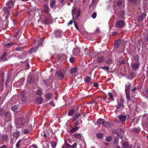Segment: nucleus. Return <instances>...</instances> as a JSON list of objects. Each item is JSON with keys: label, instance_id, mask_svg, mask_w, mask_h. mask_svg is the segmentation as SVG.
Instances as JSON below:
<instances>
[{"label": "nucleus", "instance_id": "43", "mask_svg": "<svg viewBox=\"0 0 148 148\" xmlns=\"http://www.w3.org/2000/svg\"><path fill=\"white\" fill-rule=\"evenodd\" d=\"M23 139H22V140H19L18 142L17 143L16 146L17 147H19L20 146V144L21 142L23 140Z\"/></svg>", "mask_w": 148, "mask_h": 148}, {"label": "nucleus", "instance_id": "27", "mask_svg": "<svg viewBox=\"0 0 148 148\" xmlns=\"http://www.w3.org/2000/svg\"><path fill=\"white\" fill-rule=\"evenodd\" d=\"M74 137L75 138L79 139H81L82 138V136L80 134L77 133L74 135Z\"/></svg>", "mask_w": 148, "mask_h": 148}, {"label": "nucleus", "instance_id": "5", "mask_svg": "<svg viewBox=\"0 0 148 148\" xmlns=\"http://www.w3.org/2000/svg\"><path fill=\"white\" fill-rule=\"evenodd\" d=\"M52 21L51 16L50 15H49L45 17L43 23L45 24L48 25L50 24Z\"/></svg>", "mask_w": 148, "mask_h": 148}, {"label": "nucleus", "instance_id": "62", "mask_svg": "<svg viewBox=\"0 0 148 148\" xmlns=\"http://www.w3.org/2000/svg\"><path fill=\"white\" fill-rule=\"evenodd\" d=\"M21 100L22 101L25 102L26 101L27 97L26 96L22 97Z\"/></svg>", "mask_w": 148, "mask_h": 148}, {"label": "nucleus", "instance_id": "38", "mask_svg": "<svg viewBox=\"0 0 148 148\" xmlns=\"http://www.w3.org/2000/svg\"><path fill=\"white\" fill-rule=\"evenodd\" d=\"M37 46L34 47V48H32L30 49L29 52L30 53H32L36 51L37 49Z\"/></svg>", "mask_w": 148, "mask_h": 148}, {"label": "nucleus", "instance_id": "51", "mask_svg": "<svg viewBox=\"0 0 148 148\" xmlns=\"http://www.w3.org/2000/svg\"><path fill=\"white\" fill-rule=\"evenodd\" d=\"M119 143V140L118 138H115L114 142V144L115 145H117Z\"/></svg>", "mask_w": 148, "mask_h": 148}, {"label": "nucleus", "instance_id": "13", "mask_svg": "<svg viewBox=\"0 0 148 148\" xmlns=\"http://www.w3.org/2000/svg\"><path fill=\"white\" fill-rule=\"evenodd\" d=\"M3 114L4 117L6 118V119H8V121H9L11 120V116L10 112L7 111L5 112H4Z\"/></svg>", "mask_w": 148, "mask_h": 148}, {"label": "nucleus", "instance_id": "23", "mask_svg": "<svg viewBox=\"0 0 148 148\" xmlns=\"http://www.w3.org/2000/svg\"><path fill=\"white\" fill-rule=\"evenodd\" d=\"M43 101V99L41 97H38L36 99V101L38 104H41Z\"/></svg>", "mask_w": 148, "mask_h": 148}, {"label": "nucleus", "instance_id": "45", "mask_svg": "<svg viewBox=\"0 0 148 148\" xmlns=\"http://www.w3.org/2000/svg\"><path fill=\"white\" fill-rule=\"evenodd\" d=\"M4 110L3 109H0V117L2 116L4 113Z\"/></svg>", "mask_w": 148, "mask_h": 148}, {"label": "nucleus", "instance_id": "25", "mask_svg": "<svg viewBox=\"0 0 148 148\" xmlns=\"http://www.w3.org/2000/svg\"><path fill=\"white\" fill-rule=\"evenodd\" d=\"M80 52V49L79 48H75L73 50V53L75 55H77Z\"/></svg>", "mask_w": 148, "mask_h": 148}, {"label": "nucleus", "instance_id": "48", "mask_svg": "<svg viewBox=\"0 0 148 148\" xmlns=\"http://www.w3.org/2000/svg\"><path fill=\"white\" fill-rule=\"evenodd\" d=\"M102 69L108 72L109 71V68L108 66H102Z\"/></svg>", "mask_w": 148, "mask_h": 148}, {"label": "nucleus", "instance_id": "19", "mask_svg": "<svg viewBox=\"0 0 148 148\" xmlns=\"http://www.w3.org/2000/svg\"><path fill=\"white\" fill-rule=\"evenodd\" d=\"M27 81L28 83L30 84L34 82V78L31 76H29L27 78Z\"/></svg>", "mask_w": 148, "mask_h": 148}, {"label": "nucleus", "instance_id": "1", "mask_svg": "<svg viewBox=\"0 0 148 148\" xmlns=\"http://www.w3.org/2000/svg\"><path fill=\"white\" fill-rule=\"evenodd\" d=\"M125 22L123 20H117L115 23V27L119 29H121L125 26Z\"/></svg>", "mask_w": 148, "mask_h": 148}, {"label": "nucleus", "instance_id": "58", "mask_svg": "<svg viewBox=\"0 0 148 148\" xmlns=\"http://www.w3.org/2000/svg\"><path fill=\"white\" fill-rule=\"evenodd\" d=\"M8 54V53L7 52H5L3 54L2 56L5 58L7 56Z\"/></svg>", "mask_w": 148, "mask_h": 148}, {"label": "nucleus", "instance_id": "22", "mask_svg": "<svg viewBox=\"0 0 148 148\" xmlns=\"http://www.w3.org/2000/svg\"><path fill=\"white\" fill-rule=\"evenodd\" d=\"M56 3V1L55 0H52L50 3V6L51 9H53L54 8V5Z\"/></svg>", "mask_w": 148, "mask_h": 148}, {"label": "nucleus", "instance_id": "46", "mask_svg": "<svg viewBox=\"0 0 148 148\" xmlns=\"http://www.w3.org/2000/svg\"><path fill=\"white\" fill-rule=\"evenodd\" d=\"M74 112V111L73 110H71L69 111L68 112L69 115L70 116L72 115Z\"/></svg>", "mask_w": 148, "mask_h": 148}, {"label": "nucleus", "instance_id": "39", "mask_svg": "<svg viewBox=\"0 0 148 148\" xmlns=\"http://www.w3.org/2000/svg\"><path fill=\"white\" fill-rule=\"evenodd\" d=\"M91 78L88 76H86L85 79V81L86 83H90L91 81Z\"/></svg>", "mask_w": 148, "mask_h": 148}, {"label": "nucleus", "instance_id": "52", "mask_svg": "<svg viewBox=\"0 0 148 148\" xmlns=\"http://www.w3.org/2000/svg\"><path fill=\"white\" fill-rule=\"evenodd\" d=\"M123 105H121V103H118L117 105H116V108L117 109H119L121 107V106H122Z\"/></svg>", "mask_w": 148, "mask_h": 148}, {"label": "nucleus", "instance_id": "7", "mask_svg": "<svg viewBox=\"0 0 148 148\" xmlns=\"http://www.w3.org/2000/svg\"><path fill=\"white\" fill-rule=\"evenodd\" d=\"M10 9L9 8H8L6 6L3 7V11L5 13H6L7 15L5 16V19H8V17L10 16Z\"/></svg>", "mask_w": 148, "mask_h": 148}, {"label": "nucleus", "instance_id": "61", "mask_svg": "<svg viewBox=\"0 0 148 148\" xmlns=\"http://www.w3.org/2000/svg\"><path fill=\"white\" fill-rule=\"evenodd\" d=\"M95 5L96 3L92 2V3L90 4L89 5V8H93L94 6H95Z\"/></svg>", "mask_w": 148, "mask_h": 148}, {"label": "nucleus", "instance_id": "55", "mask_svg": "<svg viewBox=\"0 0 148 148\" xmlns=\"http://www.w3.org/2000/svg\"><path fill=\"white\" fill-rule=\"evenodd\" d=\"M26 95V92L24 91H23L21 93L20 96L22 97H25Z\"/></svg>", "mask_w": 148, "mask_h": 148}, {"label": "nucleus", "instance_id": "37", "mask_svg": "<svg viewBox=\"0 0 148 148\" xmlns=\"http://www.w3.org/2000/svg\"><path fill=\"white\" fill-rule=\"evenodd\" d=\"M19 106L18 105L14 106L11 107V110L12 111H14L16 110H17Z\"/></svg>", "mask_w": 148, "mask_h": 148}, {"label": "nucleus", "instance_id": "40", "mask_svg": "<svg viewBox=\"0 0 148 148\" xmlns=\"http://www.w3.org/2000/svg\"><path fill=\"white\" fill-rule=\"evenodd\" d=\"M20 134L19 133L18 131H16L14 132V137L17 138L19 136Z\"/></svg>", "mask_w": 148, "mask_h": 148}, {"label": "nucleus", "instance_id": "36", "mask_svg": "<svg viewBox=\"0 0 148 148\" xmlns=\"http://www.w3.org/2000/svg\"><path fill=\"white\" fill-rule=\"evenodd\" d=\"M134 60L137 62H139V56L138 55H136L134 56Z\"/></svg>", "mask_w": 148, "mask_h": 148}, {"label": "nucleus", "instance_id": "15", "mask_svg": "<svg viewBox=\"0 0 148 148\" xmlns=\"http://www.w3.org/2000/svg\"><path fill=\"white\" fill-rule=\"evenodd\" d=\"M44 12L46 14H48L49 11L50 9L48 5L45 4L43 5Z\"/></svg>", "mask_w": 148, "mask_h": 148}, {"label": "nucleus", "instance_id": "42", "mask_svg": "<svg viewBox=\"0 0 148 148\" xmlns=\"http://www.w3.org/2000/svg\"><path fill=\"white\" fill-rule=\"evenodd\" d=\"M79 129V127H76L75 128H73L71 129L70 130V132H74L76 131H77V130Z\"/></svg>", "mask_w": 148, "mask_h": 148}, {"label": "nucleus", "instance_id": "26", "mask_svg": "<svg viewBox=\"0 0 148 148\" xmlns=\"http://www.w3.org/2000/svg\"><path fill=\"white\" fill-rule=\"evenodd\" d=\"M122 148H131L129 147V144L127 142H124L123 144Z\"/></svg>", "mask_w": 148, "mask_h": 148}, {"label": "nucleus", "instance_id": "57", "mask_svg": "<svg viewBox=\"0 0 148 148\" xmlns=\"http://www.w3.org/2000/svg\"><path fill=\"white\" fill-rule=\"evenodd\" d=\"M29 132V130L27 129H24L23 131V133L24 134H27Z\"/></svg>", "mask_w": 148, "mask_h": 148}, {"label": "nucleus", "instance_id": "18", "mask_svg": "<svg viewBox=\"0 0 148 148\" xmlns=\"http://www.w3.org/2000/svg\"><path fill=\"white\" fill-rule=\"evenodd\" d=\"M1 137L2 139L5 142H7L9 140L8 135L6 134L2 135Z\"/></svg>", "mask_w": 148, "mask_h": 148}, {"label": "nucleus", "instance_id": "53", "mask_svg": "<svg viewBox=\"0 0 148 148\" xmlns=\"http://www.w3.org/2000/svg\"><path fill=\"white\" fill-rule=\"evenodd\" d=\"M124 103V99L122 97L120 99V102L119 103H121L122 105H123Z\"/></svg>", "mask_w": 148, "mask_h": 148}, {"label": "nucleus", "instance_id": "31", "mask_svg": "<svg viewBox=\"0 0 148 148\" xmlns=\"http://www.w3.org/2000/svg\"><path fill=\"white\" fill-rule=\"evenodd\" d=\"M80 115L81 114L80 113H78L75 115L73 116V119L72 121H74L77 119Z\"/></svg>", "mask_w": 148, "mask_h": 148}, {"label": "nucleus", "instance_id": "3", "mask_svg": "<svg viewBox=\"0 0 148 148\" xmlns=\"http://www.w3.org/2000/svg\"><path fill=\"white\" fill-rule=\"evenodd\" d=\"M131 86V84H129V85L126 86H125V92L126 95V99L129 100H130V86Z\"/></svg>", "mask_w": 148, "mask_h": 148}, {"label": "nucleus", "instance_id": "4", "mask_svg": "<svg viewBox=\"0 0 148 148\" xmlns=\"http://www.w3.org/2000/svg\"><path fill=\"white\" fill-rule=\"evenodd\" d=\"M25 123V120L23 118L17 119L16 120V125L18 126V127H21Z\"/></svg>", "mask_w": 148, "mask_h": 148}, {"label": "nucleus", "instance_id": "12", "mask_svg": "<svg viewBox=\"0 0 148 148\" xmlns=\"http://www.w3.org/2000/svg\"><path fill=\"white\" fill-rule=\"evenodd\" d=\"M146 16V14L145 13H143L139 16L137 19L138 21H143Z\"/></svg>", "mask_w": 148, "mask_h": 148}, {"label": "nucleus", "instance_id": "8", "mask_svg": "<svg viewBox=\"0 0 148 148\" xmlns=\"http://www.w3.org/2000/svg\"><path fill=\"white\" fill-rule=\"evenodd\" d=\"M14 2L12 0H10L6 3V6L10 8H12L14 6Z\"/></svg>", "mask_w": 148, "mask_h": 148}, {"label": "nucleus", "instance_id": "32", "mask_svg": "<svg viewBox=\"0 0 148 148\" xmlns=\"http://www.w3.org/2000/svg\"><path fill=\"white\" fill-rule=\"evenodd\" d=\"M14 45V43L12 42H10L7 43L4 45V47H10Z\"/></svg>", "mask_w": 148, "mask_h": 148}, {"label": "nucleus", "instance_id": "24", "mask_svg": "<svg viewBox=\"0 0 148 148\" xmlns=\"http://www.w3.org/2000/svg\"><path fill=\"white\" fill-rule=\"evenodd\" d=\"M95 124L97 125L98 127H100L102 123V119L99 118L97 121L96 123L95 122Z\"/></svg>", "mask_w": 148, "mask_h": 148}, {"label": "nucleus", "instance_id": "59", "mask_svg": "<svg viewBox=\"0 0 148 148\" xmlns=\"http://www.w3.org/2000/svg\"><path fill=\"white\" fill-rule=\"evenodd\" d=\"M77 144L76 143H75L71 145V148H77Z\"/></svg>", "mask_w": 148, "mask_h": 148}, {"label": "nucleus", "instance_id": "30", "mask_svg": "<svg viewBox=\"0 0 148 148\" xmlns=\"http://www.w3.org/2000/svg\"><path fill=\"white\" fill-rule=\"evenodd\" d=\"M108 96L109 97L108 99H109V100H110V101L114 100L113 95H112V94L111 93L109 92L108 93Z\"/></svg>", "mask_w": 148, "mask_h": 148}, {"label": "nucleus", "instance_id": "47", "mask_svg": "<svg viewBox=\"0 0 148 148\" xmlns=\"http://www.w3.org/2000/svg\"><path fill=\"white\" fill-rule=\"evenodd\" d=\"M96 136L98 139H102V133H98L97 134Z\"/></svg>", "mask_w": 148, "mask_h": 148}, {"label": "nucleus", "instance_id": "14", "mask_svg": "<svg viewBox=\"0 0 148 148\" xmlns=\"http://www.w3.org/2000/svg\"><path fill=\"white\" fill-rule=\"evenodd\" d=\"M97 64L98 67L102 69V66H101L102 63V56H98L97 57Z\"/></svg>", "mask_w": 148, "mask_h": 148}, {"label": "nucleus", "instance_id": "17", "mask_svg": "<svg viewBox=\"0 0 148 148\" xmlns=\"http://www.w3.org/2000/svg\"><path fill=\"white\" fill-rule=\"evenodd\" d=\"M125 12L124 11H120L119 13L118 16L121 18H125Z\"/></svg>", "mask_w": 148, "mask_h": 148}, {"label": "nucleus", "instance_id": "11", "mask_svg": "<svg viewBox=\"0 0 148 148\" xmlns=\"http://www.w3.org/2000/svg\"><path fill=\"white\" fill-rule=\"evenodd\" d=\"M55 75L58 76V77L62 79L64 77V75L63 74L62 71H56Z\"/></svg>", "mask_w": 148, "mask_h": 148}, {"label": "nucleus", "instance_id": "64", "mask_svg": "<svg viewBox=\"0 0 148 148\" xmlns=\"http://www.w3.org/2000/svg\"><path fill=\"white\" fill-rule=\"evenodd\" d=\"M122 1L121 0H119L117 2V5L119 6L121 4Z\"/></svg>", "mask_w": 148, "mask_h": 148}, {"label": "nucleus", "instance_id": "44", "mask_svg": "<svg viewBox=\"0 0 148 148\" xmlns=\"http://www.w3.org/2000/svg\"><path fill=\"white\" fill-rule=\"evenodd\" d=\"M51 146L53 148H54L56 146V144L55 142L52 141L51 143Z\"/></svg>", "mask_w": 148, "mask_h": 148}, {"label": "nucleus", "instance_id": "63", "mask_svg": "<svg viewBox=\"0 0 148 148\" xmlns=\"http://www.w3.org/2000/svg\"><path fill=\"white\" fill-rule=\"evenodd\" d=\"M119 63L120 65L123 64L125 63V61L124 60L120 61H119Z\"/></svg>", "mask_w": 148, "mask_h": 148}, {"label": "nucleus", "instance_id": "6", "mask_svg": "<svg viewBox=\"0 0 148 148\" xmlns=\"http://www.w3.org/2000/svg\"><path fill=\"white\" fill-rule=\"evenodd\" d=\"M118 118L122 123H124L126 120V118L128 119L130 118V115L127 114V115H123L121 114L118 116Z\"/></svg>", "mask_w": 148, "mask_h": 148}, {"label": "nucleus", "instance_id": "60", "mask_svg": "<svg viewBox=\"0 0 148 148\" xmlns=\"http://www.w3.org/2000/svg\"><path fill=\"white\" fill-rule=\"evenodd\" d=\"M27 63V61L24 62V64H26V69H28L29 68V65Z\"/></svg>", "mask_w": 148, "mask_h": 148}, {"label": "nucleus", "instance_id": "21", "mask_svg": "<svg viewBox=\"0 0 148 148\" xmlns=\"http://www.w3.org/2000/svg\"><path fill=\"white\" fill-rule=\"evenodd\" d=\"M102 125H103L106 127H110V123L108 121L105 122V120L102 119Z\"/></svg>", "mask_w": 148, "mask_h": 148}, {"label": "nucleus", "instance_id": "41", "mask_svg": "<svg viewBox=\"0 0 148 148\" xmlns=\"http://www.w3.org/2000/svg\"><path fill=\"white\" fill-rule=\"evenodd\" d=\"M42 92V91L41 90L38 89L36 92V94L38 95H41Z\"/></svg>", "mask_w": 148, "mask_h": 148}, {"label": "nucleus", "instance_id": "10", "mask_svg": "<svg viewBox=\"0 0 148 148\" xmlns=\"http://www.w3.org/2000/svg\"><path fill=\"white\" fill-rule=\"evenodd\" d=\"M141 0H129V3L133 4L135 5L139 6Z\"/></svg>", "mask_w": 148, "mask_h": 148}, {"label": "nucleus", "instance_id": "9", "mask_svg": "<svg viewBox=\"0 0 148 148\" xmlns=\"http://www.w3.org/2000/svg\"><path fill=\"white\" fill-rule=\"evenodd\" d=\"M140 62H135L131 64V66L132 69L134 70L138 69L140 65Z\"/></svg>", "mask_w": 148, "mask_h": 148}, {"label": "nucleus", "instance_id": "29", "mask_svg": "<svg viewBox=\"0 0 148 148\" xmlns=\"http://www.w3.org/2000/svg\"><path fill=\"white\" fill-rule=\"evenodd\" d=\"M63 146H65V147L66 148H71V145L67 143L66 140H65L64 145H63Z\"/></svg>", "mask_w": 148, "mask_h": 148}, {"label": "nucleus", "instance_id": "35", "mask_svg": "<svg viewBox=\"0 0 148 148\" xmlns=\"http://www.w3.org/2000/svg\"><path fill=\"white\" fill-rule=\"evenodd\" d=\"M23 50V48L21 46H18L16 48L15 50V51H22Z\"/></svg>", "mask_w": 148, "mask_h": 148}, {"label": "nucleus", "instance_id": "16", "mask_svg": "<svg viewBox=\"0 0 148 148\" xmlns=\"http://www.w3.org/2000/svg\"><path fill=\"white\" fill-rule=\"evenodd\" d=\"M77 71V68L76 67H73L70 69V72L71 75H74L75 74Z\"/></svg>", "mask_w": 148, "mask_h": 148}, {"label": "nucleus", "instance_id": "2", "mask_svg": "<svg viewBox=\"0 0 148 148\" xmlns=\"http://www.w3.org/2000/svg\"><path fill=\"white\" fill-rule=\"evenodd\" d=\"M72 15L73 19L74 17H75L76 19H77L80 15V10L79 9L77 10L76 8L73 7L72 10Z\"/></svg>", "mask_w": 148, "mask_h": 148}, {"label": "nucleus", "instance_id": "34", "mask_svg": "<svg viewBox=\"0 0 148 148\" xmlns=\"http://www.w3.org/2000/svg\"><path fill=\"white\" fill-rule=\"evenodd\" d=\"M45 39V38L43 37L39 40L38 43V45L40 46L43 44L44 42V40Z\"/></svg>", "mask_w": 148, "mask_h": 148}, {"label": "nucleus", "instance_id": "50", "mask_svg": "<svg viewBox=\"0 0 148 148\" xmlns=\"http://www.w3.org/2000/svg\"><path fill=\"white\" fill-rule=\"evenodd\" d=\"M97 16V13L96 12H94L92 15L91 17L93 18H96Z\"/></svg>", "mask_w": 148, "mask_h": 148}, {"label": "nucleus", "instance_id": "33", "mask_svg": "<svg viewBox=\"0 0 148 148\" xmlns=\"http://www.w3.org/2000/svg\"><path fill=\"white\" fill-rule=\"evenodd\" d=\"M132 131L136 133H138L140 131V128L139 127L134 128L132 129Z\"/></svg>", "mask_w": 148, "mask_h": 148}, {"label": "nucleus", "instance_id": "54", "mask_svg": "<svg viewBox=\"0 0 148 148\" xmlns=\"http://www.w3.org/2000/svg\"><path fill=\"white\" fill-rule=\"evenodd\" d=\"M69 61L71 63H73L75 62V59L73 57H71L70 58Z\"/></svg>", "mask_w": 148, "mask_h": 148}, {"label": "nucleus", "instance_id": "20", "mask_svg": "<svg viewBox=\"0 0 148 148\" xmlns=\"http://www.w3.org/2000/svg\"><path fill=\"white\" fill-rule=\"evenodd\" d=\"M53 96V94L51 92H48L45 95V98L49 100Z\"/></svg>", "mask_w": 148, "mask_h": 148}, {"label": "nucleus", "instance_id": "56", "mask_svg": "<svg viewBox=\"0 0 148 148\" xmlns=\"http://www.w3.org/2000/svg\"><path fill=\"white\" fill-rule=\"evenodd\" d=\"M101 32V30H100L99 28H97L95 31V34H98Z\"/></svg>", "mask_w": 148, "mask_h": 148}, {"label": "nucleus", "instance_id": "28", "mask_svg": "<svg viewBox=\"0 0 148 148\" xmlns=\"http://www.w3.org/2000/svg\"><path fill=\"white\" fill-rule=\"evenodd\" d=\"M121 44L120 41L119 40H117L114 42V46L116 48H117Z\"/></svg>", "mask_w": 148, "mask_h": 148}, {"label": "nucleus", "instance_id": "49", "mask_svg": "<svg viewBox=\"0 0 148 148\" xmlns=\"http://www.w3.org/2000/svg\"><path fill=\"white\" fill-rule=\"evenodd\" d=\"M112 137L111 136H108L106 137V139L108 142H110L111 141Z\"/></svg>", "mask_w": 148, "mask_h": 148}]
</instances>
